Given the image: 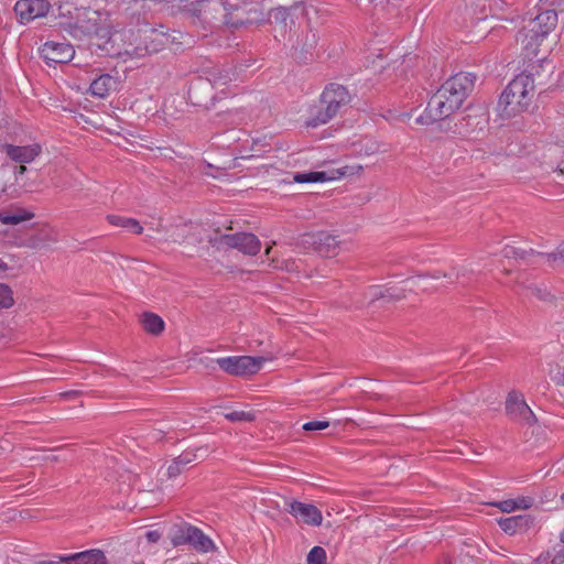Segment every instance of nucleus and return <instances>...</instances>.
Instances as JSON below:
<instances>
[{
	"label": "nucleus",
	"instance_id": "obj_1",
	"mask_svg": "<svg viewBox=\"0 0 564 564\" xmlns=\"http://www.w3.org/2000/svg\"><path fill=\"white\" fill-rule=\"evenodd\" d=\"M476 76L458 73L448 78L430 99L425 115L416 118L419 124H430L445 119L455 112L474 89Z\"/></svg>",
	"mask_w": 564,
	"mask_h": 564
},
{
	"label": "nucleus",
	"instance_id": "obj_2",
	"mask_svg": "<svg viewBox=\"0 0 564 564\" xmlns=\"http://www.w3.org/2000/svg\"><path fill=\"white\" fill-rule=\"evenodd\" d=\"M476 76L458 73L448 78L430 99L425 115L416 118L419 124H430L445 119L455 112L474 89Z\"/></svg>",
	"mask_w": 564,
	"mask_h": 564
},
{
	"label": "nucleus",
	"instance_id": "obj_3",
	"mask_svg": "<svg viewBox=\"0 0 564 564\" xmlns=\"http://www.w3.org/2000/svg\"><path fill=\"white\" fill-rule=\"evenodd\" d=\"M556 24L557 14L554 10L543 11L524 23L517 35V41L521 43L525 58H536L538 62L545 59L544 54L540 56L541 46Z\"/></svg>",
	"mask_w": 564,
	"mask_h": 564
},
{
	"label": "nucleus",
	"instance_id": "obj_4",
	"mask_svg": "<svg viewBox=\"0 0 564 564\" xmlns=\"http://www.w3.org/2000/svg\"><path fill=\"white\" fill-rule=\"evenodd\" d=\"M534 79L530 73L516 76L502 91L498 111L503 118H511L528 110L534 96Z\"/></svg>",
	"mask_w": 564,
	"mask_h": 564
},
{
	"label": "nucleus",
	"instance_id": "obj_5",
	"mask_svg": "<svg viewBox=\"0 0 564 564\" xmlns=\"http://www.w3.org/2000/svg\"><path fill=\"white\" fill-rule=\"evenodd\" d=\"M350 101V95L346 87L339 84H329L321 96V108L307 122L311 127L327 123L343 106Z\"/></svg>",
	"mask_w": 564,
	"mask_h": 564
},
{
	"label": "nucleus",
	"instance_id": "obj_6",
	"mask_svg": "<svg viewBox=\"0 0 564 564\" xmlns=\"http://www.w3.org/2000/svg\"><path fill=\"white\" fill-rule=\"evenodd\" d=\"M106 20L95 10H83L74 23H68L65 31L75 40H85L91 36L104 39L108 35Z\"/></svg>",
	"mask_w": 564,
	"mask_h": 564
},
{
	"label": "nucleus",
	"instance_id": "obj_7",
	"mask_svg": "<svg viewBox=\"0 0 564 564\" xmlns=\"http://www.w3.org/2000/svg\"><path fill=\"white\" fill-rule=\"evenodd\" d=\"M188 12L204 26H217L228 23V9L225 0H196Z\"/></svg>",
	"mask_w": 564,
	"mask_h": 564
},
{
	"label": "nucleus",
	"instance_id": "obj_8",
	"mask_svg": "<svg viewBox=\"0 0 564 564\" xmlns=\"http://www.w3.org/2000/svg\"><path fill=\"white\" fill-rule=\"evenodd\" d=\"M173 546L189 544L197 552L207 553L215 549L214 542L204 532L189 524L181 523L173 527L170 533Z\"/></svg>",
	"mask_w": 564,
	"mask_h": 564
},
{
	"label": "nucleus",
	"instance_id": "obj_9",
	"mask_svg": "<svg viewBox=\"0 0 564 564\" xmlns=\"http://www.w3.org/2000/svg\"><path fill=\"white\" fill-rule=\"evenodd\" d=\"M299 243L304 250L317 252L325 258L336 257L340 250L338 237L327 231L304 234Z\"/></svg>",
	"mask_w": 564,
	"mask_h": 564
},
{
	"label": "nucleus",
	"instance_id": "obj_10",
	"mask_svg": "<svg viewBox=\"0 0 564 564\" xmlns=\"http://www.w3.org/2000/svg\"><path fill=\"white\" fill-rule=\"evenodd\" d=\"M265 360L263 357L234 356L218 358L216 362L228 375L242 377L257 373Z\"/></svg>",
	"mask_w": 564,
	"mask_h": 564
},
{
	"label": "nucleus",
	"instance_id": "obj_11",
	"mask_svg": "<svg viewBox=\"0 0 564 564\" xmlns=\"http://www.w3.org/2000/svg\"><path fill=\"white\" fill-rule=\"evenodd\" d=\"M506 414L510 420L528 427H532L539 422L534 412L527 404L523 394L518 391L509 392L506 400Z\"/></svg>",
	"mask_w": 564,
	"mask_h": 564
},
{
	"label": "nucleus",
	"instance_id": "obj_12",
	"mask_svg": "<svg viewBox=\"0 0 564 564\" xmlns=\"http://www.w3.org/2000/svg\"><path fill=\"white\" fill-rule=\"evenodd\" d=\"M209 242L214 246H225L237 249L247 256H256L261 249V241L251 232L223 235L219 238H210Z\"/></svg>",
	"mask_w": 564,
	"mask_h": 564
},
{
	"label": "nucleus",
	"instance_id": "obj_13",
	"mask_svg": "<svg viewBox=\"0 0 564 564\" xmlns=\"http://www.w3.org/2000/svg\"><path fill=\"white\" fill-rule=\"evenodd\" d=\"M40 54L48 66L68 63L74 57L75 51L68 43L47 41L40 48Z\"/></svg>",
	"mask_w": 564,
	"mask_h": 564
},
{
	"label": "nucleus",
	"instance_id": "obj_14",
	"mask_svg": "<svg viewBox=\"0 0 564 564\" xmlns=\"http://www.w3.org/2000/svg\"><path fill=\"white\" fill-rule=\"evenodd\" d=\"M172 43L171 36L160 30L151 29L144 32L143 46L135 47V55L143 56L145 54L158 53L166 48Z\"/></svg>",
	"mask_w": 564,
	"mask_h": 564
},
{
	"label": "nucleus",
	"instance_id": "obj_15",
	"mask_svg": "<svg viewBox=\"0 0 564 564\" xmlns=\"http://www.w3.org/2000/svg\"><path fill=\"white\" fill-rule=\"evenodd\" d=\"M288 512L293 517L300 519L307 525H321L323 521V516L321 510L311 503H304L300 501H290L288 503Z\"/></svg>",
	"mask_w": 564,
	"mask_h": 564
},
{
	"label": "nucleus",
	"instance_id": "obj_16",
	"mask_svg": "<svg viewBox=\"0 0 564 564\" xmlns=\"http://www.w3.org/2000/svg\"><path fill=\"white\" fill-rule=\"evenodd\" d=\"M50 9L46 0H19L14 6V11L22 20L31 21L44 17Z\"/></svg>",
	"mask_w": 564,
	"mask_h": 564
},
{
	"label": "nucleus",
	"instance_id": "obj_17",
	"mask_svg": "<svg viewBox=\"0 0 564 564\" xmlns=\"http://www.w3.org/2000/svg\"><path fill=\"white\" fill-rule=\"evenodd\" d=\"M3 150L12 161L19 163H30L41 153L39 144L24 147L4 144Z\"/></svg>",
	"mask_w": 564,
	"mask_h": 564
},
{
	"label": "nucleus",
	"instance_id": "obj_18",
	"mask_svg": "<svg viewBox=\"0 0 564 564\" xmlns=\"http://www.w3.org/2000/svg\"><path fill=\"white\" fill-rule=\"evenodd\" d=\"M471 273V270L467 265H458L452 268L449 271H436L432 274H429L430 278L434 280H438L441 278L448 280L451 283L459 282L460 280L466 279ZM425 275H419L416 279H410L408 280L409 283H411L413 286H416L421 279L426 278Z\"/></svg>",
	"mask_w": 564,
	"mask_h": 564
},
{
	"label": "nucleus",
	"instance_id": "obj_19",
	"mask_svg": "<svg viewBox=\"0 0 564 564\" xmlns=\"http://www.w3.org/2000/svg\"><path fill=\"white\" fill-rule=\"evenodd\" d=\"M66 560L69 564H108L105 553L98 549L68 554Z\"/></svg>",
	"mask_w": 564,
	"mask_h": 564
},
{
	"label": "nucleus",
	"instance_id": "obj_20",
	"mask_svg": "<svg viewBox=\"0 0 564 564\" xmlns=\"http://www.w3.org/2000/svg\"><path fill=\"white\" fill-rule=\"evenodd\" d=\"M498 524L505 533L513 535L519 531L529 529L532 524V519L528 516L501 518Z\"/></svg>",
	"mask_w": 564,
	"mask_h": 564
},
{
	"label": "nucleus",
	"instance_id": "obj_21",
	"mask_svg": "<svg viewBox=\"0 0 564 564\" xmlns=\"http://www.w3.org/2000/svg\"><path fill=\"white\" fill-rule=\"evenodd\" d=\"M139 322L143 329L153 336L161 335L165 327L164 321L158 314L152 312L142 313L140 315Z\"/></svg>",
	"mask_w": 564,
	"mask_h": 564
},
{
	"label": "nucleus",
	"instance_id": "obj_22",
	"mask_svg": "<svg viewBox=\"0 0 564 564\" xmlns=\"http://www.w3.org/2000/svg\"><path fill=\"white\" fill-rule=\"evenodd\" d=\"M343 175L339 171L336 172H306V173H294L292 175L293 182L296 183H317V182H326L337 178L336 175Z\"/></svg>",
	"mask_w": 564,
	"mask_h": 564
},
{
	"label": "nucleus",
	"instance_id": "obj_23",
	"mask_svg": "<svg viewBox=\"0 0 564 564\" xmlns=\"http://www.w3.org/2000/svg\"><path fill=\"white\" fill-rule=\"evenodd\" d=\"M533 503L530 497H519L517 499H507L502 501L491 502L490 506L499 508L502 512L510 513L514 510L529 509Z\"/></svg>",
	"mask_w": 564,
	"mask_h": 564
},
{
	"label": "nucleus",
	"instance_id": "obj_24",
	"mask_svg": "<svg viewBox=\"0 0 564 564\" xmlns=\"http://www.w3.org/2000/svg\"><path fill=\"white\" fill-rule=\"evenodd\" d=\"M115 85L116 80L112 76L108 74L101 75L90 84V91L94 96L104 98L109 94Z\"/></svg>",
	"mask_w": 564,
	"mask_h": 564
},
{
	"label": "nucleus",
	"instance_id": "obj_25",
	"mask_svg": "<svg viewBox=\"0 0 564 564\" xmlns=\"http://www.w3.org/2000/svg\"><path fill=\"white\" fill-rule=\"evenodd\" d=\"M33 214L25 209L3 210L0 213V221L4 225H18L33 218Z\"/></svg>",
	"mask_w": 564,
	"mask_h": 564
},
{
	"label": "nucleus",
	"instance_id": "obj_26",
	"mask_svg": "<svg viewBox=\"0 0 564 564\" xmlns=\"http://www.w3.org/2000/svg\"><path fill=\"white\" fill-rule=\"evenodd\" d=\"M366 297L369 300V304H372L379 300L391 302L400 299L401 295L395 294L391 289H382L379 285H372L368 289Z\"/></svg>",
	"mask_w": 564,
	"mask_h": 564
},
{
	"label": "nucleus",
	"instance_id": "obj_27",
	"mask_svg": "<svg viewBox=\"0 0 564 564\" xmlns=\"http://www.w3.org/2000/svg\"><path fill=\"white\" fill-rule=\"evenodd\" d=\"M107 219L109 224H111L112 226L126 228L128 230L133 231L137 235H141L143 232V227L134 218L109 215L107 216Z\"/></svg>",
	"mask_w": 564,
	"mask_h": 564
},
{
	"label": "nucleus",
	"instance_id": "obj_28",
	"mask_svg": "<svg viewBox=\"0 0 564 564\" xmlns=\"http://www.w3.org/2000/svg\"><path fill=\"white\" fill-rule=\"evenodd\" d=\"M197 454L186 452L176 457L167 468L170 478L176 477L182 473V468L197 458Z\"/></svg>",
	"mask_w": 564,
	"mask_h": 564
},
{
	"label": "nucleus",
	"instance_id": "obj_29",
	"mask_svg": "<svg viewBox=\"0 0 564 564\" xmlns=\"http://www.w3.org/2000/svg\"><path fill=\"white\" fill-rule=\"evenodd\" d=\"M502 256L507 259H527L535 257V253L533 250H523L514 246L507 245L502 249Z\"/></svg>",
	"mask_w": 564,
	"mask_h": 564
},
{
	"label": "nucleus",
	"instance_id": "obj_30",
	"mask_svg": "<svg viewBox=\"0 0 564 564\" xmlns=\"http://www.w3.org/2000/svg\"><path fill=\"white\" fill-rule=\"evenodd\" d=\"M541 256L552 265L564 264V241L557 246L555 251Z\"/></svg>",
	"mask_w": 564,
	"mask_h": 564
},
{
	"label": "nucleus",
	"instance_id": "obj_31",
	"mask_svg": "<svg viewBox=\"0 0 564 564\" xmlns=\"http://www.w3.org/2000/svg\"><path fill=\"white\" fill-rule=\"evenodd\" d=\"M12 290L4 283H0V310L9 308L13 305Z\"/></svg>",
	"mask_w": 564,
	"mask_h": 564
},
{
	"label": "nucleus",
	"instance_id": "obj_32",
	"mask_svg": "<svg viewBox=\"0 0 564 564\" xmlns=\"http://www.w3.org/2000/svg\"><path fill=\"white\" fill-rule=\"evenodd\" d=\"M326 551L322 546H314L307 555V564H326Z\"/></svg>",
	"mask_w": 564,
	"mask_h": 564
},
{
	"label": "nucleus",
	"instance_id": "obj_33",
	"mask_svg": "<svg viewBox=\"0 0 564 564\" xmlns=\"http://www.w3.org/2000/svg\"><path fill=\"white\" fill-rule=\"evenodd\" d=\"M527 289L533 296L541 301L549 302L553 299L551 293L543 285L529 284Z\"/></svg>",
	"mask_w": 564,
	"mask_h": 564
},
{
	"label": "nucleus",
	"instance_id": "obj_34",
	"mask_svg": "<svg viewBox=\"0 0 564 564\" xmlns=\"http://www.w3.org/2000/svg\"><path fill=\"white\" fill-rule=\"evenodd\" d=\"M225 417L228 421H246L251 422L256 419L254 413L252 412H246V411H232L225 414Z\"/></svg>",
	"mask_w": 564,
	"mask_h": 564
},
{
	"label": "nucleus",
	"instance_id": "obj_35",
	"mask_svg": "<svg viewBox=\"0 0 564 564\" xmlns=\"http://www.w3.org/2000/svg\"><path fill=\"white\" fill-rule=\"evenodd\" d=\"M46 241L55 242V241H56V238H55V237H53V236L51 235V232H50V231H45V230H43V231L39 232V234L33 238V246H34V247H40V246H41V243H44V242H46Z\"/></svg>",
	"mask_w": 564,
	"mask_h": 564
},
{
	"label": "nucleus",
	"instance_id": "obj_36",
	"mask_svg": "<svg viewBox=\"0 0 564 564\" xmlns=\"http://www.w3.org/2000/svg\"><path fill=\"white\" fill-rule=\"evenodd\" d=\"M329 426L328 421H311L303 425V430L307 432L325 430Z\"/></svg>",
	"mask_w": 564,
	"mask_h": 564
},
{
	"label": "nucleus",
	"instance_id": "obj_37",
	"mask_svg": "<svg viewBox=\"0 0 564 564\" xmlns=\"http://www.w3.org/2000/svg\"><path fill=\"white\" fill-rule=\"evenodd\" d=\"M68 555H56L55 560L52 561H39L35 564H69V561H67Z\"/></svg>",
	"mask_w": 564,
	"mask_h": 564
},
{
	"label": "nucleus",
	"instance_id": "obj_38",
	"mask_svg": "<svg viewBox=\"0 0 564 564\" xmlns=\"http://www.w3.org/2000/svg\"><path fill=\"white\" fill-rule=\"evenodd\" d=\"M288 15H289V12L285 8H276L273 10V18L281 22H285Z\"/></svg>",
	"mask_w": 564,
	"mask_h": 564
},
{
	"label": "nucleus",
	"instance_id": "obj_39",
	"mask_svg": "<svg viewBox=\"0 0 564 564\" xmlns=\"http://www.w3.org/2000/svg\"><path fill=\"white\" fill-rule=\"evenodd\" d=\"M148 542L156 543L161 539V533L156 530L148 531L145 534Z\"/></svg>",
	"mask_w": 564,
	"mask_h": 564
},
{
	"label": "nucleus",
	"instance_id": "obj_40",
	"mask_svg": "<svg viewBox=\"0 0 564 564\" xmlns=\"http://www.w3.org/2000/svg\"><path fill=\"white\" fill-rule=\"evenodd\" d=\"M552 564H564V549L557 551L552 557Z\"/></svg>",
	"mask_w": 564,
	"mask_h": 564
},
{
	"label": "nucleus",
	"instance_id": "obj_41",
	"mask_svg": "<svg viewBox=\"0 0 564 564\" xmlns=\"http://www.w3.org/2000/svg\"><path fill=\"white\" fill-rule=\"evenodd\" d=\"M25 172H26V166L23 163H21L20 165L15 166V169H14V173L17 175H22Z\"/></svg>",
	"mask_w": 564,
	"mask_h": 564
},
{
	"label": "nucleus",
	"instance_id": "obj_42",
	"mask_svg": "<svg viewBox=\"0 0 564 564\" xmlns=\"http://www.w3.org/2000/svg\"><path fill=\"white\" fill-rule=\"evenodd\" d=\"M8 270V264L0 259V273H3Z\"/></svg>",
	"mask_w": 564,
	"mask_h": 564
},
{
	"label": "nucleus",
	"instance_id": "obj_43",
	"mask_svg": "<svg viewBox=\"0 0 564 564\" xmlns=\"http://www.w3.org/2000/svg\"><path fill=\"white\" fill-rule=\"evenodd\" d=\"M42 459L43 460H50V462H57L58 460V456H56V455L44 456Z\"/></svg>",
	"mask_w": 564,
	"mask_h": 564
},
{
	"label": "nucleus",
	"instance_id": "obj_44",
	"mask_svg": "<svg viewBox=\"0 0 564 564\" xmlns=\"http://www.w3.org/2000/svg\"><path fill=\"white\" fill-rule=\"evenodd\" d=\"M557 172H558V174L564 175V161H562V162L557 165Z\"/></svg>",
	"mask_w": 564,
	"mask_h": 564
},
{
	"label": "nucleus",
	"instance_id": "obj_45",
	"mask_svg": "<svg viewBox=\"0 0 564 564\" xmlns=\"http://www.w3.org/2000/svg\"><path fill=\"white\" fill-rule=\"evenodd\" d=\"M271 249H272V246H268V247L265 248V251H264L265 256H269V254H270Z\"/></svg>",
	"mask_w": 564,
	"mask_h": 564
},
{
	"label": "nucleus",
	"instance_id": "obj_46",
	"mask_svg": "<svg viewBox=\"0 0 564 564\" xmlns=\"http://www.w3.org/2000/svg\"><path fill=\"white\" fill-rule=\"evenodd\" d=\"M561 542L564 544V528L563 531L560 534Z\"/></svg>",
	"mask_w": 564,
	"mask_h": 564
},
{
	"label": "nucleus",
	"instance_id": "obj_47",
	"mask_svg": "<svg viewBox=\"0 0 564 564\" xmlns=\"http://www.w3.org/2000/svg\"><path fill=\"white\" fill-rule=\"evenodd\" d=\"M3 177H4V172L0 171V178H3Z\"/></svg>",
	"mask_w": 564,
	"mask_h": 564
},
{
	"label": "nucleus",
	"instance_id": "obj_48",
	"mask_svg": "<svg viewBox=\"0 0 564 564\" xmlns=\"http://www.w3.org/2000/svg\"><path fill=\"white\" fill-rule=\"evenodd\" d=\"M206 167L212 169L213 165L210 163H206Z\"/></svg>",
	"mask_w": 564,
	"mask_h": 564
},
{
	"label": "nucleus",
	"instance_id": "obj_49",
	"mask_svg": "<svg viewBox=\"0 0 564 564\" xmlns=\"http://www.w3.org/2000/svg\"><path fill=\"white\" fill-rule=\"evenodd\" d=\"M561 499L564 501V494L561 496Z\"/></svg>",
	"mask_w": 564,
	"mask_h": 564
}]
</instances>
